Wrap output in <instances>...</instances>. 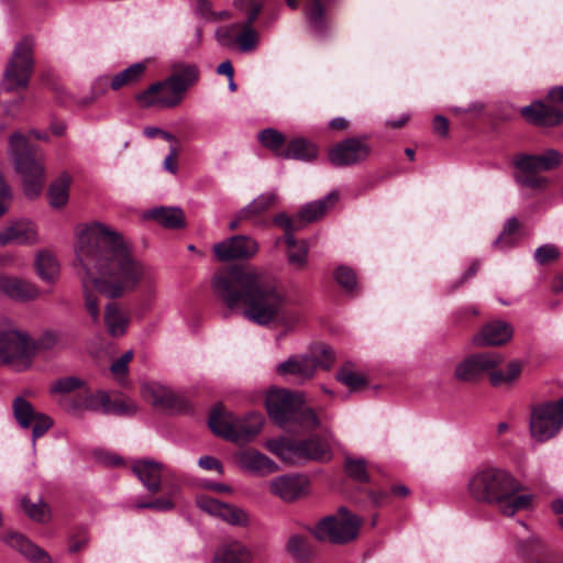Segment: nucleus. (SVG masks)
I'll list each match as a JSON object with an SVG mask.
<instances>
[{
  "label": "nucleus",
  "instance_id": "7ed1b4c3",
  "mask_svg": "<svg viewBox=\"0 0 563 563\" xmlns=\"http://www.w3.org/2000/svg\"><path fill=\"white\" fill-rule=\"evenodd\" d=\"M520 482L507 470L497 466L478 468L468 482V492L478 501L496 505L507 517L530 508L533 496L519 494Z\"/></svg>",
  "mask_w": 563,
  "mask_h": 563
},
{
  "label": "nucleus",
  "instance_id": "dca6fc26",
  "mask_svg": "<svg viewBox=\"0 0 563 563\" xmlns=\"http://www.w3.org/2000/svg\"><path fill=\"white\" fill-rule=\"evenodd\" d=\"M371 153L369 146L358 139H346L329 151V161L336 167L364 162Z\"/></svg>",
  "mask_w": 563,
  "mask_h": 563
},
{
  "label": "nucleus",
  "instance_id": "de8ad7c7",
  "mask_svg": "<svg viewBox=\"0 0 563 563\" xmlns=\"http://www.w3.org/2000/svg\"><path fill=\"white\" fill-rule=\"evenodd\" d=\"M336 378L352 390H356L367 383L365 375L356 371L351 363H346L341 367L336 374Z\"/></svg>",
  "mask_w": 563,
  "mask_h": 563
},
{
  "label": "nucleus",
  "instance_id": "58836bf2",
  "mask_svg": "<svg viewBox=\"0 0 563 563\" xmlns=\"http://www.w3.org/2000/svg\"><path fill=\"white\" fill-rule=\"evenodd\" d=\"M518 529L519 531L516 532L519 538L517 550L522 556L533 560L536 554L542 552L543 547L538 538L530 534L525 523H518Z\"/></svg>",
  "mask_w": 563,
  "mask_h": 563
},
{
  "label": "nucleus",
  "instance_id": "13d9d810",
  "mask_svg": "<svg viewBox=\"0 0 563 563\" xmlns=\"http://www.w3.org/2000/svg\"><path fill=\"white\" fill-rule=\"evenodd\" d=\"M176 495H177L176 490H173L166 497L156 498L155 500L150 501V503H139L135 505V507L139 509L151 508V509H155L158 511H167V510H170L174 508V506H175L174 498L176 497Z\"/></svg>",
  "mask_w": 563,
  "mask_h": 563
},
{
  "label": "nucleus",
  "instance_id": "69168bd1",
  "mask_svg": "<svg viewBox=\"0 0 563 563\" xmlns=\"http://www.w3.org/2000/svg\"><path fill=\"white\" fill-rule=\"evenodd\" d=\"M198 465L205 470H216L220 474L223 472L221 463L217 459L209 455L201 456L198 460Z\"/></svg>",
  "mask_w": 563,
  "mask_h": 563
},
{
  "label": "nucleus",
  "instance_id": "5701e85b",
  "mask_svg": "<svg viewBox=\"0 0 563 563\" xmlns=\"http://www.w3.org/2000/svg\"><path fill=\"white\" fill-rule=\"evenodd\" d=\"M0 292L18 301L34 300L41 296V290L34 283L4 274L0 275Z\"/></svg>",
  "mask_w": 563,
  "mask_h": 563
},
{
  "label": "nucleus",
  "instance_id": "4c0bfd02",
  "mask_svg": "<svg viewBox=\"0 0 563 563\" xmlns=\"http://www.w3.org/2000/svg\"><path fill=\"white\" fill-rule=\"evenodd\" d=\"M277 199L274 191L265 192L256 197L247 206L239 211L240 220L255 221V219L272 207Z\"/></svg>",
  "mask_w": 563,
  "mask_h": 563
},
{
  "label": "nucleus",
  "instance_id": "1a4fd4ad",
  "mask_svg": "<svg viewBox=\"0 0 563 563\" xmlns=\"http://www.w3.org/2000/svg\"><path fill=\"white\" fill-rule=\"evenodd\" d=\"M60 334L45 330L36 340L19 328L9 318H0V352H31L51 350L59 345Z\"/></svg>",
  "mask_w": 563,
  "mask_h": 563
},
{
  "label": "nucleus",
  "instance_id": "4be33fe9",
  "mask_svg": "<svg viewBox=\"0 0 563 563\" xmlns=\"http://www.w3.org/2000/svg\"><path fill=\"white\" fill-rule=\"evenodd\" d=\"M334 0H307L305 15L310 30L317 35H323L328 26L327 10ZM291 9H298L300 0H286Z\"/></svg>",
  "mask_w": 563,
  "mask_h": 563
},
{
  "label": "nucleus",
  "instance_id": "423d86ee",
  "mask_svg": "<svg viewBox=\"0 0 563 563\" xmlns=\"http://www.w3.org/2000/svg\"><path fill=\"white\" fill-rule=\"evenodd\" d=\"M9 156L22 178L24 195L29 199L38 197L45 183L44 154L35 152L25 135L14 132L10 137Z\"/></svg>",
  "mask_w": 563,
  "mask_h": 563
},
{
  "label": "nucleus",
  "instance_id": "7c9ffc66",
  "mask_svg": "<svg viewBox=\"0 0 563 563\" xmlns=\"http://www.w3.org/2000/svg\"><path fill=\"white\" fill-rule=\"evenodd\" d=\"M133 473L137 476L144 487L151 493H157L161 489L163 464L153 460H139L133 464Z\"/></svg>",
  "mask_w": 563,
  "mask_h": 563
},
{
  "label": "nucleus",
  "instance_id": "79ce46f5",
  "mask_svg": "<svg viewBox=\"0 0 563 563\" xmlns=\"http://www.w3.org/2000/svg\"><path fill=\"white\" fill-rule=\"evenodd\" d=\"M85 386V380L75 377H62L51 384L49 393L58 397L57 401L62 399L65 404H71L74 400H69L67 395Z\"/></svg>",
  "mask_w": 563,
  "mask_h": 563
},
{
  "label": "nucleus",
  "instance_id": "4468645a",
  "mask_svg": "<svg viewBox=\"0 0 563 563\" xmlns=\"http://www.w3.org/2000/svg\"><path fill=\"white\" fill-rule=\"evenodd\" d=\"M212 250L220 262H230L254 257L260 246L252 236L239 234L213 244Z\"/></svg>",
  "mask_w": 563,
  "mask_h": 563
},
{
  "label": "nucleus",
  "instance_id": "6ab92c4d",
  "mask_svg": "<svg viewBox=\"0 0 563 563\" xmlns=\"http://www.w3.org/2000/svg\"><path fill=\"white\" fill-rule=\"evenodd\" d=\"M562 162L563 155L554 148H549L537 155L519 153L512 157L514 167H522L525 170H533L537 173L553 170L558 168Z\"/></svg>",
  "mask_w": 563,
  "mask_h": 563
},
{
  "label": "nucleus",
  "instance_id": "2f4dec72",
  "mask_svg": "<svg viewBox=\"0 0 563 563\" xmlns=\"http://www.w3.org/2000/svg\"><path fill=\"white\" fill-rule=\"evenodd\" d=\"M34 268L37 276L46 284H54L60 273V265L56 256L48 251L36 253Z\"/></svg>",
  "mask_w": 563,
  "mask_h": 563
},
{
  "label": "nucleus",
  "instance_id": "393cba45",
  "mask_svg": "<svg viewBox=\"0 0 563 563\" xmlns=\"http://www.w3.org/2000/svg\"><path fill=\"white\" fill-rule=\"evenodd\" d=\"M512 333L511 324L496 320L483 327L474 341L478 346H498L507 343L511 339Z\"/></svg>",
  "mask_w": 563,
  "mask_h": 563
},
{
  "label": "nucleus",
  "instance_id": "0eeeda50",
  "mask_svg": "<svg viewBox=\"0 0 563 563\" xmlns=\"http://www.w3.org/2000/svg\"><path fill=\"white\" fill-rule=\"evenodd\" d=\"M266 449L288 464H302L308 461L327 462L332 459V445L328 438L311 435L307 439L268 440Z\"/></svg>",
  "mask_w": 563,
  "mask_h": 563
},
{
  "label": "nucleus",
  "instance_id": "774afa93",
  "mask_svg": "<svg viewBox=\"0 0 563 563\" xmlns=\"http://www.w3.org/2000/svg\"><path fill=\"white\" fill-rule=\"evenodd\" d=\"M434 132L442 136H446L449 133V121L443 115H435L432 122Z\"/></svg>",
  "mask_w": 563,
  "mask_h": 563
},
{
  "label": "nucleus",
  "instance_id": "a19ab883",
  "mask_svg": "<svg viewBox=\"0 0 563 563\" xmlns=\"http://www.w3.org/2000/svg\"><path fill=\"white\" fill-rule=\"evenodd\" d=\"M70 176L62 174L48 188V200L53 208L64 207L69 198Z\"/></svg>",
  "mask_w": 563,
  "mask_h": 563
},
{
  "label": "nucleus",
  "instance_id": "a878e982",
  "mask_svg": "<svg viewBox=\"0 0 563 563\" xmlns=\"http://www.w3.org/2000/svg\"><path fill=\"white\" fill-rule=\"evenodd\" d=\"M59 406L70 413H80L89 410L109 415L110 395L104 390H97L96 393L85 395L80 400L73 401L71 404H65L60 399Z\"/></svg>",
  "mask_w": 563,
  "mask_h": 563
},
{
  "label": "nucleus",
  "instance_id": "c9c22d12",
  "mask_svg": "<svg viewBox=\"0 0 563 563\" xmlns=\"http://www.w3.org/2000/svg\"><path fill=\"white\" fill-rule=\"evenodd\" d=\"M9 543L15 548L22 555L34 563H49V556L45 551L30 542L20 533H10Z\"/></svg>",
  "mask_w": 563,
  "mask_h": 563
},
{
  "label": "nucleus",
  "instance_id": "bf43d9fd",
  "mask_svg": "<svg viewBox=\"0 0 563 563\" xmlns=\"http://www.w3.org/2000/svg\"><path fill=\"white\" fill-rule=\"evenodd\" d=\"M346 473L360 482L367 481L366 465L363 460L347 459L345 462Z\"/></svg>",
  "mask_w": 563,
  "mask_h": 563
},
{
  "label": "nucleus",
  "instance_id": "9b49d317",
  "mask_svg": "<svg viewBox=\"0 0 563 563\" xmlns=\"http://www.w3.org/2000/svg\"><path fill=\"white\" fill-rule=\"evenodd\" d=\"M360 526V517L352 515L346 508L342 507L336 515L321 519L311 533L318 540L342 544L357 537Z\"/></svg>",
  "mask_w": 563,
  "mask_h": 563
},
{
  "label": "nucleus",
  "instance_id": "a18cd8bd",
  "mask_svg": "<svg viewBox=\"0 0 563 563\" xmlns=\"http://www.w3.org/2000/svg\"><path fill=\"white\" fill-rule=\"evenodd\" d=\"M12 409L16 422L22 429L31 428L32 420L38 413L34 410L32 404L21 396L13 399Z\"/></svg>",
  "mask_w": 563,
  "mask_h": 563
},
{
  "label": "nucleus",
  "instance_id": "338daca9",
  "mask_svg": "<svg viewBox=\"0 0 563 563\" xmlns=\"http://www.w3.org/2000/svg\"><path fill=\"white\" fill-rule=\"evenodd\" d=\"M275 223L285 230V238L287 236V234H292V231L295 230L294 221L285 213L276 216Z\"/></svg>",
  "mask_w": 563,
  "mask_h": 563
},
{
  "label": "nucleus",
  "instance_id": "09e8293b",
  "mask_svg": "<svg viewBox=\"0 0 563 563\" xmlns=\"http://www.w3.org/2000/svg\"><path fill=\"white\" fill-rule=\"evenodd\" d=\"M36 354H0V366H5L13 372H23L31 368Z\"/></svg>",
  "mask_w": 563,
  "mask_h": 563
},
{
  "label": "nucleus",
  "instance_id": "c85d7f7f",
  "mask_svg": "<svg viewBox=\"0 0 563 563\" xmlns=\"http://www.w3.org/2000/svg\"><path fill=\"white\" fill-rule=\"evenodd\" d=\"M104 325L111 336L119 338L126 333L131 322L130 311L118 302L104 307Z\"/></svg>",
  "mask_w": 563,
  "mask_h": 563
},
{
  "label": "nucleus",
  "instance_id": "3c124183",
  "mask_svg": "<svg viewBox=\"0 0 563 563\" xmlns=\"http://www.w3.org/2000/svg\"><path fill=\"white\" fill-rule=\"evenodd\" d=\"M137 409L136 402L129 397L119 396L113 400L110 398L109 415L133 416Z\"/></svg>",
  "mask_w": 563,
  "mask_h": 563
},
{
  "label": "nucleus",
  "instance_id": "4d7b16f0",
  "mask_svg": "<svg viewBox=\"0 0 563 563\" xmlns=\"http://www.w3.org/2000/svg\"><path fill=\"white\" fill-rule=\"evenodd\" d=\"M53 424V420L44 415V413H41L38 412L35 417H34V420H32V443H33V446H35V442L38 438H41L42 435H44L47 430L52 427Z\"/></svg>",
  "mask_w": 563,
  "mask_h": 563
},
{
  "label": "nucleus",
  "instance_id": "864d4df0",
  "mask_svg": "<svg viewBox=\"0 0 563 563\" xmlns=\"http://www.w3.org/2000/svg\"><path fill=\"white\" fill-rule=\"evenodd\" d=\"M22 507H23L24 511L26 512V515L32 520H35L38 522H45L49 519L48 506L42 500H40L38 503H35V504H30V501L24 498L22 500Z\"/></svg>",
  "mask_w": 563,
  "mask_h": 563
},
{
  "label": "nucleus",
  "instance_id": "5fc2aeb1",
  "mask_svg": "<svg viewBox=\"0 0 563 563\" xmlns=\"http://www.w3.org/2000/svg\"><path fill=\"white\" fill-rule=\"evenodd\" d=\"M560 256V250L555 244L547 243L539 246L533 254L534 261L539 265H547L556 261Z\"/></svg>",
  "mask_w": 563,
  "mask_h": 563
},
{
  "label": "nucleus",
  "instance_id": "37998d69",
  "mask_svg": "<svg viewBox=\"0 0 563 563\" xmlns=\"http://www.w3.org/2000/svg\"><path fill=\"white\" fill-rule=\"evenodd\" d=\"M515 169L514 178L520 187L528 188L533 191H543L549 185V179L545 176L540 175V173L525 170L522 167H515Z\"/></svg>",
  "mask_w": 563,
  "mask_h": 563
},
{
  "label": "nucleus",
  "instance_id": "9d476101",
  "mask_svg": "<svg viewBox=\"0 0 563 563\" xmlns=\"http://www.w3.org/2000/svg\"><path fill=\"white\" fill-rule=\"evenodd\" d=\"M33 48V37L26 36L16 43L3 74L4 90L14 91L27 87L34 65Z\"/></svg>",
  "mask_w": 563,
  "mask_h": 563
},
{
  "label": "nucleus",
  "instance_id": "8fccbe9b",
  "mask_svg": "<svg viewBox=\"0 0 563 563\" xmlns=\"http://www.w3.org/2000/svg\"><path fill=\"white\" fill-rule=\"evenodd\" d=\"M287 551L292 558L300 561L308 560L312 553L308 539L300 534H294L289 538Z\"/></svg>",
  "mask_w": 563,
  "mask_h": 563
},
{
  "label": "nucleus",
  "instance_id": "0e129e2a",
  "mask_svg": "<svg viewBox=\"0 0 563 563\" xmlns=\"http://www.w3.org/2000/svg\"><path fill=\"white\" fill-rule=\"evenodd\" d=\"M110 80L111 78L107 75L98 76L91 85L92 98H98L103 95L110 87Z\"/></svg>",
  "mask_w": 563,
  "mask_h": 563
},
{
  "label": "nucleus",
  "instance_id": "e2e57ef3",
  "mask_svg": "<svg viewBox=\"0 0 563 563\" xmlns=\"http://www.w3.org/2000/svg\"><path fill=\"white\" fill-rule=\"evenodd\" d=\"M194 11L199 19L207 22H210L211 18L214 16V11L209 0H196Z\"/></svg>",
  "mask_w": 563,
  "mask_h": 563
},
{
  "label": "nucleus",
  "instance_id": "f257e3e1",
  "mask_svg": "<svg viewBox=\"0 0 563 563\" xmlns=\"http://www.w3.org/2000/svg\"><path fill=\"white\" fill-rule=\"evenodd\" d=\"M75 253L86 274L85 307L93 322L100 319L93 289L108 298H119L133 291L146 276V267L132 256L123 236L101 222H92L78 232Z\"/></svg>",
  "mask_w": 563,
  "mask_h": 563
},
{
  "label": "nucleus",
  "instance_id": "6e6552de",
  "mask_svg": "<svg viewBox=\"0 0 563 563\" xmlns=\"http://www.w3.org/2000/svg\"><path fill=\"white\" fill-rule=\"evenodd\" d=\"M209 427L217 435L236 444L252 442L261 432L264 418L260 412H250L244 417H236L231 412L216 407L209 417Z\"/></svg>",
  "mask_w": 563,
  "mask_h": 563
},
{
  "label": "nucleus",
  "instance_id": "c03bdc74",
  "mask_svg": "<svg viewBox=\"0 0 563 563\" xmlns=\"http://www.w3.org/2000/svg\"><path fill=\"white\" fill-rule=\"evenodd\" d=\"M288 252L287 257L290 265L302 268L307 262L308 245L305 241H296L294 234H287L285 241Z\"/></svg>",
  "mask_w": 563,
  "mask_h": 563
},
{
  "label": "nucleus",
  "instance_id": "6e6d98bb",
  "mask_svg": "<svg viewBox=\"0 0 563 563\" xmlns=\"http://www.w3.org/2000/svg\"><path fill=\"white\" fill-rule=\"evenodd\" d=\"M334 278L339 285L349 291H353L356 287V276L352 268L340 266L334 272Z\"/></svg>",
  "mask_w": 563,
  "mask_h": 563
},
{
  "label": "nucleus",
  "instance_id": "f704fd0d",
  "mask_svg": "<svg viewBox=\"0 0 563 563\" xmlns=\"http://www.w3.org/2000/svg\"><path fill=\"white\" fill-rule=\"evenodd\" d=\"M339 199L338 191L329 192L324 198L305 205L299 211V219L312 222L320 219Z\"/></svg>",
  "mask_w": 563,
  "mask_h": 563
},
{
  "label": "nucleus",
  "instance_id": "b1692460",
  "mask_svg": "<svg viewBox=\"0 0 563 563\" xmlns=\"http://www.w3.org/2000/svg\"><path fill=\"white\" fill-rule=\"evenodd\" d=\"M522 117L530 123L541 126H554L563 122V112L543 102H533L520 109Z\"/></svg>",
  "mask_w": 563,
  "mask_h": 563
},
{
  "label": "nucleus",
  "instance_id": "473e14b6",
  "mask_svg": "<svg viewBox=\"0 0 563 563\" xmlns=\"http://www.w3.org/2000/svg\"><path fill=\"white\" fill-rule=\"evenodd\" d=\"M144 218L154 220L168 229H179L185 224L184 212L176 207H155L144 213Z\"/></svg>",
  "mask_w": 563,
  "mask_h": 563
},
{
  "label": "nucleus",
  "instance_id": "052dcab7",
  "mask_svg": "<svg viewBox=\"0 0 563 563\" xmlns=\"http://www.w3.org/2000/svg\"><path fill=\"white\" fill-rule=\"evenodd\" d=\"M133 354H122L119 360H117L110 367V371L114 378L122 383L126 373H128V365L132 361Z\"/></svg>",
  "mask_w": 563,
  "mask_h": 563
},
{
  "label": "nucleus",
  "instance_id": "a211bd4d",
  "mask_svg": "<svg viewBox=\"0 0 563 563\" xmlns=\"http://www.w3.org/2000/svg\"><path fill=\"white\" fill-rule=\"evenodd\" d=\"M40 241L36 224L29 219H19L0 231V244L33 245Z\"/></svg>",
  "mask_w": 563,
  "mask_h": 563
},
{
  "label": "nucleus",
  "instance_id": "ddd939ff",
  "mask_svg": "<svg viewBox=\"0 0 563 563\" xmlns=\"http://www.w3.org/2000/svg\"><path fill=\"white\" fill-rule=\"evenodd\" d=\"M217 42L227 48L238 47L241 53L254 51L258 45V32L254 26L243 23L223 25L216 30Z\"/></svg>",
  "mask_w": 563,
  "mask_h": 563
},
{
  "label": "nucleus",
  "instance_id": "2eb2a0df",
  "mask_svg": "<svg viewBox=\"0 0 563 563\" xmlns=\"http://www.w3.org/2000/svg\"><path fill=\"white\" fill-rule=\"evenodd\" d=\"M135 99L144 108H174L183 101L184 97L175 91L174 86L166 78L139 92Z\"/></svg>",
  "mask_w": 563,
  "mask_h": 563
},
{
  "label": "nucleus",
  "instance_id": "72a5a7b5",
  "mask_svg": "<svg viewBox=\"0 0 563 563\" xmlns=\"http://www.w3.org/2000/svg\"><path fill=\"white\" fill-rule=\"evenodd\" d=\"M251 560V551L241 542L233 541L218 549L212 563H250Z\"/></svg>",
  "mask_w": 563,
  "mask_h": 563
},
{
  "label": "nucleus",
  "instance_id": "f3484780",
  "mask_svg": "<svg viewBox=\"0 0 563 563\" xmlns=\"http://www.w3.org/2000/svg\"><path fill=\"white\" fill-rule=\"evenodd\" d=\"M238 466L253 475L266 476L278 471V465L267 455L255 449H243L234 453Z\"/></svg>",
  "mask_w": 563,
  "mask_h": 563
},
{
  "label": "nucleus",
  "instance_id": "cd10ccee",
  "mask_svg": "<svg viewBox=\"0 0 563 563\" xmlns=\"http://www.w3.org/2000/svg\"><path fill=\"white\" fill-rule=\"evenodd\" d=\"M199 77L200 71L196 64L179 62L173 64L168 82L174 86L177 93L185 97L187 90L198 82Z\"/></svg>",
  "mask_w": 563,
  "mask_h": 563
},
{
  "label": "nucleus",
  "instance_id": "680f3d73",
  "mask_svg": "<svg viewBox=\"0 0 563 563\" xmlns=\"http://www.w3.org/2000/svg\"><path fill=\"white\" fill-rule=\"evenodd\" d=\"M518 229H519V222H518L517 218H515V217L509 218L505 223L503 232L500 233L498 239L495 240L494 244L497 245V244L506 241V243L508 245H511L512 240H510L509 236L512 233H515Z\"/></svg>",
  "mask_w": 563,
  "mask_h": 563
},
{
  "label": "nucleus",
  "instance_id": "49530a36",
  "mask_svg": "<svg viewBox=\"0 0 563 563\" xmlns=\"http://www.w3.org/2000/svg\"><path fill=\"white\" fill-rule=\"evenodd\" d=\"M258 141L264 147L272 151L276 156L283 158V153L286 151L284 148L285 136L283 133L268 128L258 133Z\"/></svg>",
  "mask_w": 563,
  "mask_h": 563
},
{
  "label": "nucleus",
  "instance_id": "c756f323",
  "mask_svg": "<svg viewBox=\"0 0 563 563\" xmlns=\"http://www.w3.org/2000/svg\"><path fill=\"white\" fill-rule=\"evenodd\" d=\"M311 356L312 354L291 356L286 362L279 364L277 371L282 375H292L301 382L309 379L314 375L318 366L316 358Z\"/></svg>",
  "mask_w": 563,
  "mask_h": 563
},
{
  "label": "nucleus",
  "instance_id": "f03ea898",
  "mask_svg": "<svg viewBox=\"0 0 563 563\" xmlns=\"http://www.w3.org/2000/svg\"><path fill=\"white\" fill-rule=\"evenodd\" d=\"M211 289L229 309L242 305L244 318L255 324L290 329L299 321L285 294L254 268L218 272L211 279Z\"/></svg>",
  "mask_w": 563,
  "mask_h": 563
},
{
  "label": "nucleus",
  "instance_id": "e433bc0d",
  "mask_svg": "<svg viewBox=\"0 0 563 563\" xmlns=\"http://www.w3.org/2000/svg\"><path fill=\"white\" fill-rule=\"evenodd\" d=\"M317 155L318 148L312 142L303 137H296L289 142L288 147L283 153V158L310 162Z\"/></svg>",
  "mask_w": 563,
  "mask_h": 563
},
{
  "label": "nucleus",
  "instance_id": "39448f33",
  "mask_svg": "<svg viewBox=\"0 0 563 563\" xmlns=\"http://www.w3.org/2000/svg\"><path fill=\"white\" fill-rule=\"evenodd\" d=\"M268 416L285 430L297 427L312 429L319 426L314 411L305 406L303 395L284 388H271L265 398Z\"/></svg>",
  "mask_w": 563,
  "mask_h": 563
},
{
  "label": "nucleus",
  "instance_id": "bb28decb",
  "mask_svg": "<svg viewBox=\"0 0 563 563\" xmlns=\"http://www.w3.org/2000/svg\"><path fill=\"white\" fill-rule=\"evenodd\" d=\"M307 479L298 475H283L269 484L271 492L283 500H294L306 493Z\"/></svg>",
  "mask_w": 563,
  "mask_h": 563
},
{
  "label": "nucleus",
  "instance_id": "20e7f679",
  "mask_svg": "<svg viewBox=\"0 0 563 563\" xmlns=\"http://www.w3.org/2000/svg\"><path fill=\"white\" fill-rule=\"evenodd\" d=\"M525 363L506 360L503 354H470L456 365L454 376L464 383L477 382L488 373L493 386L510 384L520 375Z\"/></svg>",
  "mask_w": 563,
  "mask_h": 563
},
{
  "label": "nucleus",
  "instance_id": "aec40b11",
  "mask_svg": "<svg viewBox=\"0 0 563 563\" xmlns=\"http://www.w3.org/2000/svg\"><path fill=\"white\" fill-rule=\"evenodd\" d=\"M198 507L214 517H219L223 521L232 526H246L249 521L247 514L235 506L221 503L214 498L201 496L197 499Z\"/></svg>",
  "mask_w": 563,
  "mask_h": 563
},
{
  "label": "nucleus",
  "instance_id": "ea45409f",
  "mask_svg": "<svg viewBox=\"0 0 563 563\" xmlns=\"http://www.w3.org/2000/svg\"><path fill=\"white\" fill-rule=\"evenodd\" d=\"M146 65L144 63H134L121 70L110 80V88L112 90H119L122 87L133 85L137 82L144 75Z\"/></svg>",
  "mask_w": 563,
  "mask_h": 563
},
{
  "label": "nucleus",
  "instance_id": "f8f14e48",
  "mask_svg": "<svg viewBox=\"0 0 563 563\" xmlns=\"http://www.w3.org/2000/svg\"><path fill=\"white\" fill-rule=\"evenodd\" d=\"M563 427V397L537 405L531 410L530 433L539 442L556 435Z\"/></svg>",
  "mask_w": 563,
  "mask_h": 563
},
{
  "label": "nucleus",
  "instance_id": "412c9836",
  "mask_svg": "<svg viewBox=\"0 0 563 563\" xmlns=\"http://www.w3.org/2000/svg\"><path fill=\"white\" fill-rule=\"evenodd\" d=\"M141 393L146 401L159 409L178 410L183 404L180 397L169 387L156 382L143 383L141 385Z\"/></svg>",
  "mask_w": 563,
  "mask_h": 563
},
{
  "label": "nucleus",
  "instance_id": "603ef678",
  "mask_svg": "<svg viewBox=\"0 0 563 563\" xmlns=\"http://www.w3.org/2000/svg\"><path fill=\"white\" fill-rule=\"evenodd\" d=\"M234 5L246 15L244 23L254 26V22L263 9V3L256 0H234Z\"/></svg>",
  "mask_w": 563,
  "mask_h": 563
}]
</instances>
